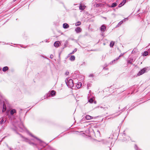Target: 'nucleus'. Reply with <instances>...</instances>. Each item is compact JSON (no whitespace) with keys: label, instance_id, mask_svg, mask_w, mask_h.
<instances>
[{"label":"nucleus","instance_id":"nucleus-13","mask_svg":"<svg viewBox=\"0 0 150 150\" xmlns=\"http://www.w3.org/2000/svg\"><path fill=\"white\" fill-rule=\"evenodd\" d=\"M75 59V57L74 55L71 56L70 58V60L71 61H74Z\"/></svg>","mask_w":150,"mask_h":150},{"label":"nucleus","instance_id":"nucleus-16","mask_svg":"<svg viewBox=\"0 0 150 150\" xmlns=\"http://www.w3.org/2000/svg\"><path fill=\"white\" fill-rule=\"evenodd\" d=\"M133 61V59H130L128 61V63L130 64H132V62Z\"/></svg>","mask_w":150,"mask_h":150},{"label":"nucleus","instance_id":"nucleus-22","mask_svg":"<svg viewBox=\"0 0 150 150\" xmlns=\"http://www.w3.org/2000/svg\"><path fill=\"white\" fill-rule=\"evenodd\" d=\"M123 22V21H120L118 23V25H121V24H122Z\"/></svg>","mask_w":150,"mask_h":150},{"label":"nucleus","instance_id":"nucleus-7","mask_svg":"<svg viewBox=\"0 0 150 150\" xmlns=\"http://www.w3.org/2000/svg\"><path fill=\"white\" fill-rule=\"evenodd\" d=\"M56 94V92L54 90H52L50 92V95L51 96H54Z\"/></svg>","mask_w":150,"mask_h":150},{"label":"nucleus","instance_id":"nucleus-21","mask_svg":"<svg viewBox=\"0 0 150 150\" xmlns=\"http://www.w3.org/2000/svg\"><path fill=\"white\" fill-rule=\"evenodd\" d=\"M93 101V98H91L89 100V102L91 103H92Z\"/></svg>","mask_w":150,"mask_h":150},{"label":"nucleus","instance_id":"nucleus-14","mask_svg":"<svg viewBox=\"0 0 150 150\" xmlns=\"http://www.w3.org/2000/svg\"><path fill=\"white\" fill-rule=\"evenodd\" d=\"M8 68L7 67H4L3 69V71H6L8 70Z\"/></svg>","mask_w":150,"mask_h":150},{"label":"nucleus","instance_id":"nucleus-18","mask_svg":"<svg viewBox=\"0 0 150 150\" xmlns=\"http://www.w3.org/2000/svg\"><path fill=\"white\" fill-rule=\"evenodd\" d=\"M114 44V42L113 41H112L110 42V46L111 47H113Z\"/></svg>","mask_w":150,"mask_h":150},{"label":"nucleus","instance_id":"nucleus-12","mask_svg":"<svg viewBox=\"0 0 150 150\" xmlns=\"http://www.w3.org/2000/svg\"><path fill=\"white\" fill-rule=\"evenodd\" d=\"M148 54V52L147 51H145L142 54L143 56H146Z\"/></svg>","mask_w":150,"mask_h":150},{"label":"nucleus","instance_id":"nucleus-19","mask_svg":"<svg viewBox=\"0 0 150 150\" xmlns=\"http://www.w3.org/2000/svg\"><path fill=\"white\" fill-rule=\"evenodd\" d=\"M81 24V22L80 21H78L76 23L75 25L76 26H79Z\"/></svg>","mask_w":150,"mask_h":150},{"label":"nucleus","instance_id":"nucleus-6","mask_svg":"<svg viewBox=\"0 0 150 150\" xmlns=\"http://www.w3.org/2000/svg\"><path fill=\"white\" fill-rule=\"evenodd\" d=\"M75 31L77 33H79L81 32V29L80 27H78L75 29Z\"/></svg>","mask_w":150,"mask_h":150},{"label":"nucleus","instance_id":"nucleus-25","mask_svg":"<svg viewBox=\"0 0 150 150\" xmlns=\"http://www.w3.org/2000/svg\"><path fill=\"white\" fill-rule=\"evenodd\" d=\"M6 110V108H4L3 109V110H2V112H4Z\"/></svg>","mask_w":150,"mask_h":150},{"label":"nucleus","instance_id":"nucleus-3","mask_svg":"<svg viewBox=\"0 0 150 150\" xmlns=\"http://www.w3.org/2000/svg\"><path fill=\"white\" fill-rule=\"evenodd\" d=\"M60 45V43L58 41H56L54 43V45L56 47H58Z\"/></svg>","mask_w":150,"mask_h":150},{"label":"nucleus","instance_id":"nucleus-1","mask_svg":"<svg viewBox=\"0 0 150 150\" xmlns=\"http://www.w3.org/2000/svg\"><path fill=\"white\" fill-rule=\"evenodd\" d=\"M67 86L70 88H71L74 86V83L73 80L71 79H69L68 82L66 83Z\"/></svg>","mask_w":150,"mask_h":150},{"label":"nucleus","instance_id":"nucleus-8","mask_svg":"<svg viewBox=\"0 0 150 150\" xmlns=\"http://www.w3.org/2000/svg\"><path fill=\"white\" fill-rule=\"evenodd\" d=\"M85 118L87 120H88L91 119L93 118V117H92L91 116H90L89 115H86V116Z\"/></svg>","mask_w":150,"mask_h":150},{"label":"nucleus","instance_id":"nucleus-4","mask_svg":"<svg viewBox=\"0 0 150 150\" xmlns=\"http://www.w3.org/2000/svg\"><path fill=\"white\" fill-rule=\"evenodd\" d=\"M106 29V26L104 25H103L100 28V30L102 32H104Z\"/></svg>","mask_w":150,"mask_h":150},{"label":"nucleus","instance_id":"nucleus-5","mask_svg":"<svg viewBox=\"0 0 150 150\" xmlns=\"http://www.w3.org/2000/svg\"><path fill=\"white\" fill-rule=\"evenodd\" d=\"M126 2V0H123L122 2L120 3L118 6L119 7H121L122 6L124 5Z\"/></svg>","mask_w":150,"mask_h":150},{"label":"nucleus","instance_id":"nucleus-20","mask_svg":"<svg viewBox=\"0 0 150 150\" xmlns=\"http://www.w3.org/2000/svg\"><path fill=\"white\" fill-rule=\"evenodd\" d=\"M76 51H77V49H75L72 52L70 53V54H73L75 52H76Z\"/></svg>","mask_w":150,"mask_h":150},{"label":"nucleus","instance_id":"nucleus-17","mask_svg":"<svg viewBox=\"0 0 150 150\" xmlns=\"http://www.w3.org/2000/svg\"><path fill=\"white\" fill-rule=\"evenodd\" d=\"M117 6V4L116 3H114L112 4L111 6V7H114Z\"/></svg>","mask_w":150,"mask_h":150},{"label":"nucleus","instance_id":"nucleus-10","mask_svg":"<svg viewBox=\"0 0 150 150\" xmlns=\"http://www.w3.org/2000/svg\"><path fill=\"white\" fill-rule=\"evenodd\" d=\"M16 110L14 109H13L12 110L10 111V113L11 115H13L14 113H15L16 112Z\"/></svg>","mask_w":150,"mask_h":150},{"label":"nucleus","instance_id":"nucleus-23","mask_svg":"<svg viewBox=\"0 0 150 150\" xmlns=\"http://www.w3.org/2000/svg\"><path fill=\"white\" fill-rule=\"evenodd\" d=\"M3 105L4 108H6V105L4 102V103Z\"/></svg>","mask_w":150,"mask_h":150},{"label":"nucleus","instance_id":"nucleus-15","mask_svg":"<svg viewBox=\"0 0 150 150\" xmlns=\"http://www.w3.org/2000/svg\"><path fill=\"white\" fill-rule=\"evenodd\" d=\"M82 85V84L81 83H79L76 85V87L78 88H80Z\"/></svg>","mask_w":150,"mask_h":150},{"label":"nucleus","instance_id":"nucleus-24","mask_svg":"<svg viewBox=\"0 0 150 150\" xmlns=\"http://www.w3.org/2000/svg\"><path fill=\"white\" fill-rule=\"evenodd\" d=\"M69 74V72L67 71H66L65 73V74L66 75H68Z\"/></svg>","mask_w":150,"mask_h":150},{"label":"nucleus","instance_id":"nucleus-2","mask_svg":"<svg viewBox=\"0 0 150 150\" xmlns=\"http://www.w3.org/2000/svg\"><path fill=\"white\" fill-rule=\"evenodd\" d=\"M146 70V69L145 68H144L141 70L137 74V75L138 76H139L140 75H142L144 73H145Z\"/></svg>","mask_w":150,"mask_h":150},{"label":"nucleus","instance_id":"nucleus-9","mask_svg":"<svg viewBox=\"0 0 150 150\" xmlns=\"http://www.w3.org/2000/svg\"><path fill=\"white\" fill-rule=\"evenodd\" d=\"M69 27V25L66 23H64L63 24V27L64 28H68Z\"/></svg>","mask_w":150,"mask_h":150},{"label":"nucleus","instance_id":"nucleus-27","mask_svg":"<svg viewBox=\"0 0 150 150\" xmlns=\"http://www.w3.org/2000/svg\"><path fill=\"white\" fill-rule=\"evenodd\" d=\"M93 74H91L90 75V76H91V77H93Z\"/></svg>","mask_w":150,"mask_h":150},{"label":"nucleus","instance_id":"nucleus-11","mask_svg":"<svg viewBox=\"0 0 150 150\" xmlns=\"http://www.w3.org/2000/svg\"><path fill=\"white\" fill-rule=\"evenodd\" d=\"M85 6H83L82 5H80V6H79V9L81 10H83L85 8Z\"/></svg>","mask_w":150,"mask_h":150},{"label":"nucleus","instance_id":"nucleus-26","mask_svg":"<svg viewBox=\"0 0 150 150\" xmlns=\"http://www.w3.org/2000/svg\"><path fill=\"white\" fill-rule=\"evenodd\" d=\"M3 121H4V120H3V119H2L1 121V123H2V122H3Z\"/></svg>","mask_w":150,"mask_h":150}]
</instances>
